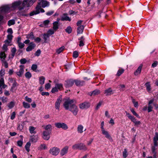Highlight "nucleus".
Instances as JSON below:
<instances>
[{"label":"nucleus","instance_id":"f257e3e1","mask_svg":"<svg viewBox=\"0 0 158 158\" xmlns=\"http://www.w3.org/2000/svg\"><path fill=\"white\" fill-rule=\"evenodd\" d=\"M22 2L21 0L15 1L11 4L5 5L0 7V22L2 21L4 18L2 15V14H6L10 12L18 9L19 10H21L24 8L22 6Z\"/></svg>","mask_w":158,"mask_h":158},{"label":"nucleus","instance_id":"f03ea898","mask_svg":"<svg viewBox=\"0 0 158 158\" xmlns=\"http://www.w3.org/2000/svg\"><path fill=\"white\" fill-rule=\"evenodd\" d=\"M49 5V2L45 0H39L38 2V5L37 6V8L39 7H41L44 8L45 7H48Z\"/></svg>","mask_w":158,"mask_h":158},{"label":"nucleus","instance_id":"7ed1b4c3","mask_svg":"<svg viewBox=\"0 0 158 158\" xmlns=\"http://www.w3.org/2000/svg\"><path fill=\"white\" fill-rule=\"evenodd\" d=\"M72 148L74 149H79L80 150H86L87 148L86 146L83 143H81L75 144L72 146Z\"/></svg>","mask_w":158,"mask_h":158},{"label":"nucleus","instance_id":"20e7f679","mask_svg":"<svg viewBox=\"0 0 158 158\" xmlns=\"http://www.w3.org/2000/svg\"><path fill=\"white\" fill-rule=\"evenodd\" d=\"M36 0H23L22 6L24 8L25 7H29L31 6Z\"/></svg>","mask_w":158,"mask_h":158},{"label":"nucleus","instance_id":"39448f33","mask_svg":"<svg viewBox=\"0 0 158 158\" xmlns=\"http://www.w3.org/2000/svg\"><path fill=\"white\" fill-rule=\"evenodd\" d=\"M73 100H68L65 101L64 104V106L65 109L69 110L71 106L74 105L73 104Z\"/></svg>","mask_w":158,"mask_h":158},{"label":"nucleus","instance_id":"423d86ee","mask_svg":"<svg viewBox=\"0 0 158 158\" xmlns=\"http://www.w3.org/2000/svg\"><path fill=\"white\" fill-rule=\"evenodd\" d=\"M63 88V85L61 84L57 83L56 84L55 86L52 88L51 92L52 93H55L59 90H62Z\"/></svg>","mask_w":158,"mask_h":158},{"label":"nucleus","instance_id":"0eeeda50","mask_svg":"<svg viewBox=\"0 0 158 158\" xmlns=\"http://www.w3.org/2000/svg\"><path fill=\"white\" fill-rule=\"evenodd\" d=\"M70 111L74 116H76L79 111V109L77 106L73 105L70 107L69 110Z\"/></svg>","mask_w":158,"mask_h":158},{"label":"nucleus","instance_id":"6e6552de","mask_svg":"<svg viewBox=\"0 0 158 158\" xmlns=\"http://www.w3.org/2000/svg\"><path fill=\"white\" fill-rule=\"evenodd\" d=\"M55 126L58 128H61L64 130H66L68 128L67 125L63 123H55Z\"/></svg>","mask_w":158,"mask_h":158},{"label":"nucleus","instance_id":"1a4fd4ad","mask_svg":"<svg viewBox=\"0 0 158 158\" xmlns=\"http://www.w3.org/2000/svg\"><path fill=\"white\" fill-rule=\"evenodd\" d=\"M60 152V149L58 148L53 147L51 148L49 150V152L53 155H57Z\"/></svg>","mask_w":158,"mask_h":158},{"label":"nucleus","instance_id":"9d476101","mask_svg":"<svg viewBox=\"0 0 158 158\" xmlns=\"http://www.w3.org/2000/svg\"><path fill=\"white\" fill-rule=\"evenodd\" d=\"M90 106V103L89 102H85L80 104L79 105V107L81 109H84L89 108Z\"/></svg>","mask_w":158,"mask_h":158},{"label":"nucleus","instance_id":"9b49d317","mask_svg":"<svg viewBox=\"0 0 158 158\" xmlns=\"http://www.w3.org/2000/svg\"><path fill=\"white\" fill-rule=\"evenodd\" d=\"M51 132L47 131H44L43 132V138L45 140H48L50 138V135Z\"/></svg>","mask_w":158,"mask_h":158},{"label":"nucleus","instance_id":"f8f14e48","mask_svg":"<svg viewBox=\"0 0 158 158\" xmlns=\"http://www.w3.org/2000/svg\"><path fill=\"white\" fill-rule=\"evenodd\" d=\"M41 7H39L37 8L36 7V10L35 11H33L31 12L30 14V15L31 16L35 15L38 14L40 13V12L42 13L44 12L45 11L43 9L41 8Z\"/></svg>","mask_w":158,"mask_h":158},{"label":"nucleus","instance_id":"ddd939ff","mask_svg":"<svg viewBox=\"0 0 158 158\" xmlns=\"http://www.w3.org/2000/svg\"><path fill=\"white\" fill-rule=\"evenodd\" d=\"M74 83L75 80L73 79L68 80L65 81V83L64 84L65 86L67 88L71 87L74 84Z\"/></svg>","mask_w":158,"mask_h":158},{"label":"nucleus","instance_id":"4468645a","mask_svg":"<svg viewBox=\"0 0 158 158\" xmlns=\"http://www.w3.org/2000/svg\"><path fill=\"white\" fill-rule=\"evenodd\" d=\"M62 100V99L61 97H59L57 99L55 104V107L56 109L59 110Z\"/></svg>","mask_w":158,"mask_h":158},{"label":"nucleus","instance_id":"2eb2a0df","mask_svg":"<svg viewBox=\"0 0 158 158\" xmlns=\"http://www.w3.org/2000/svg\"><path fill=\"white\" fill-rule=\"evenodd\" d=\"M24 66L23 65H20V69L18 72H17L16 73L18 76L20 77H21L24 73Z\"/></svg>","mask_w":158,"mask_h":158},{"label":"nucleus","instance_id":"dca6fc26","mask_svg":"<svg viewBox=\"0 0 158 158\" xmlns=\"http://www.w3.org/2000/svg\"><path fill=\"white\" fill-rule=\"evenodd\" d=\"M35 47V45L33 42H31L30 43L29 45L26 49L27 52H29L31 51Z\"/></svg>","mask_w":158,"mask_h":158},{"label":"nucleus","instance_id":"f3484780","mask_svg":"<svg viewBox=\"0 0 158 158\" xmlns=\"http://www.w3.org/2000/svg\"><path fill=\"white\" fill-rule=\"evenodd\" d=\"M61 20L62 21H71V19L68 16L67 14H64L61 17Z\"/></svg>","mask_w":158,"mask_h":158},{"label":"nucleus","instance_id":"a211bd4d","mask_svg":"<svg viewBox=\"0 0 158 158\" xmlns=\"http://www.w3.org/2000/svg\"><path fill=\"white\" fill-rule=\"evenodd\" d=\"M102 134L105 135V137L106 138L110 140H112V138L111 136L109 134L108 132L105 130H104L102 131Z\"/></svg>","mask_w":158,"mask_h":158},{"label":"nucleus","instance_id":"6ab92c4d","mask_svg":"<svg viewBox=\"0 0 158 158\" xmlns=\"http://www.w3.org/2000/svg\"><path fill=\"white\" fill-rule=\"evenodd\" d=\"M38 140V136L37 135H33L31 136L30 141L33 143H35Z\"/></svg>","mask_w":158,"mask_h":158},{"label":"nucleus","instance_id":"aec40b11","mask_svg":"<svg viewBox=\"0 0 158 158\" xmlns=\"http://www.w3.org/2000/svg\"><path fill=\"white\" fill-rule=\"evenodd\" d=\"M69 147L68 146H66L64 148L61 150L60 153V155L63 156L66 154L68 152Z\"/></svg>","mask_w":158,"mask_h":158},{"label":"nucleus","instance_id":"412c9836","mask_svg":"<svg viewBox=\"0 0 158 158\" xmlns=\"http://www.w3.org/2000/svg\"><path fill=\"white\" fill-rule=\"evenodd\" d=\"M75 83L77 86H81L84 85L85 84V81H83L79 80H75Z\"/></svg>","mask_w":158,"mask_h":158},{"label":"nucleus","instance_id":"4be33fe9","mask_svg":"<svg viewBox=\"0 0 158 158\" xmlns=\"http://www.w3.org/2000/svg\"><path fill=\"white\" fill-rule=\"evenodd\" d=\"M79 40V45L80 47L83 46L84 45V43L85 42V39L83 36H82L78 39Z\"/></svg>","mask_w":158,"mask_h":158},{"label":"nucleus","instance_id":"5701e85b","mask_svg":"<svg viewBox=\"0 0 158 158\" xmlns=\"http://www.w3.org/2000/svg\"><path fill=\"white\" fill-rule=\"evenodd\" d=\"M100 93V91L98 89H95L93 91L89 92V94L90 96H95L99 94Z\"/></svg>","mask_w":158,"mask_h":158},{"label":"nucleus","instance_id":"b1692460","mask_svg":"<svg viewBox=\"0 0 158 158\" xmlns=\"http://www.w3.org/2000/svg\"><path fill=\"white\" fill-rule=\"evenodd\" d=\"M53 29L55 31H56L59 28V24L58 21H55L53 23Z\"/></svg>","mask_w":158,"mask_h":158},{"label":"nucleus","instance_id":"393cba45","mask_svg":"<svg viewBox=\"0 0 158 158\" xmlns=\"http://www.w3.org/2000/svg\"><path fill=\"white\" fill-rule=\"evenodd\" d=\"M7 85L4 84V81L3 78L0 79V87H2V88L5 89L7 87Z\"/></svg>","mask_w":158,"mask_h":158},{"label":"nucleus","instance_id":"a878e982","mask_svg":"<svg viewBox=\"0 0 158 158\" xmlns=\"http://www.w3.org/2000/svg\"><path fill=\"white\" fill-rule=\"evenodd\" d=\"M105 94L106 95H110L112 94V90L111 88H109L105 91Z\"/></svg>","mask_w":158,"mask_h":158},{"label":"nucleus","instance_id":"bb28decb","mask_svg":"<svg viewBox=\"0 0 158 158\" xmlns=\"http://www.w3.org/2000/svg\"><path fill=\"white\" fill-rule=\"evenodd\" d=\"M126 115L128 118L130 119L133 123L136 120L135 118L133 116L131 115L130 114L126 112Z\"/></svg>","mask_w":158,"mask_h":158},{"label":"nucleus","instance_id":"cd10ccee","mask_svg":"<svg viewBox=\"0 0 158 158\" xmlns=\"http://www.w3.org/2000/svg\"><path fill=\"white\" fill-rule=\"evenodd\" d=\"M84 28V27L83 25H81L79 26L77 29V32L78 34H81Z\"/></svg>","mask_w":158,"mask_h":158},{"label":"nucleus","instance_id":"c85d7f7f","mask_svg":"<svg viewBox=\"0 0 158 158\" xmlns=\"http://www.w3.org/2000/svg\"><path fill=\"white\" fill-rule=\"evenodd\" d=\"M29 130L30 133L31 134H35L36 133V131H35V128L34 127L30 126Z\"/></svg>","mask_w":158,"mask_h":158},{"label":"nucleus","instance_id":"c756f323","mask_svg":"<svg viewBox=\"0 0 158 158\" xmlns=\"http://www.w3.org/2000/svg\"><path fill=\"white\" fill-rule=\"evenodd\" d=\"M145 85L146 88V89L147 91L150 92L151 90V85L150 82H147L145 84Z\"/></svg>","mask_w":158,"mask_h":158},{"label":"nucleus","instance_id":"7c9ffc66","mask_svg":"<svg viewBox=\"0 0 158 158\" xmlns=\"http://www.w3.org/2000/svg\"><path fill=\"white\" fill-rule=\"evenodd\" d=\"M142 69V66H139L134 73V74L135 76H138L141 73Z\"/></svg>","mask_w":158,"mask_h":158},{"label":"nucleus","instance_id":"2f4dec72","mask_svg":"<svg viewBox=\"0 0 158 158\" xmlns=\"http://www.w3.org/2000/svg\"><path fill=\"white\" fill-rule=\"evenodd\" d=\"M44 128L46 130L45 131H50L51 132L52 126L50 124H48L46 126H44Z\"/></svg>","mask_w":158,"mask_h":158},{"label":"nucleus","instance_id":"473e14b6","mask_svg":"<svg viewBox=\"0 0 158 158\" xmlns=\"http://www.w3.org/2000/svg\"><path fill=\"white\" fill-rule=\"evenodd\" d=\"M83 127L82 125H80L78 126L77 131L78 133H82L83 132Z\"/></svg>","mask_w":158,"mask_h":158},{"label":"nucleus","instance_id":"72a5a7b5","mask_svg":"<svg viewBox=\"0 0 158 158\" xmlns=\"http://www.w3.org/2000/svg\"><path fill=\"white\" fill-rule=\"evenodd\" d=\"M39 80L40 84L41 85H42L44 83V81H45V78L43 76L40 77H39Z\"/></svg>","mask_w":158,"mask_h":158},{"label":"nucleus","instance_id":"f704fd0d","mask_svg":"<svg viewBox=\"0 0 158 158\" xmlns=\"http://www.w3.org/2000/svg\"><path fill=\"white\" fill-rule=\"evenodd\" d=\"M31 144L30 142H28L26 144L25 146V148L26 150L28 152H29L30 151V148L31 146Z\"/></svg>","mask_w":158,"mask_h":158},{"label":"nucleus","instance_id":"c9c22d12","mask_svg":"<svg viewBox=\"0 0 158 158\" xmlns=\"http://www.w3.org/2000/svg\"><path fill=\"white\" fill-rule=\"evenodd\" d=\"M48 148L44 144H41L39 148V149L40 150H45L47 149Z\"/></svg>","mask_w":158,"mask_h":158},{"label":"nucleus","instance_id":"e433bc0d","mask_svg":"<svg viewBox=\"0 0 158 158\" xmlns=\"http://www.w3.org/2000/svg\"><path fill=\"white\" fill-rule=\"evenodd\" d=\"M124 70L123 69H119L117 71L116 75L118 76H120L124 72Z\"/></svg>","mask_w":158,"mask_h":158},{"label":"nucleus","instance_id":"4c0bfd02","mask_svg":"<svg viewBox=\"0 0 158 158\" xmlns=\"http://www.w3.org/2000/svg\"><path fill=\"white\" fill-rule=\"evenodd\" d=\"M23 107L25 108H29L30 107V105L27 102H23Z\"/></svg>","mask_w":158,"mask_h":158},{"label":"nucleus","instance_id":"58836bf2","mask_svg":"<svg viewBox=\"0 0 158 158\" xmlns=\"http://www.w3.org/2000/svg\"><path fill=\"white\" fill-rule=\"evenodd\" d=\"M15 103L13 102H11L8 104L7 106L9 109H11L14 106Z\"/></svg>","mask_w":158,"mask_h":158},{"label":"nucleus","instance_id":"ea45409f","mask_svg":"<svg viewBox=\"0 0 158 158\" xmlns=\"http://www.w3.org/2000/svg\"><path fill=\"white\" fill-rule=\"evenodd\" d=\"M15 24V21L14 19L9 20L8 22V25L9 26H10Z\"/></svg>","mask_w":158,"mask_h":158},{"label":"nucleus","instance_id":"a19ab883","mask_svg":"<svg viewBox=\"0 0 158 158\" xmlns=\"http://www.w3.org/2000/svg\"><path fill=\"white\" fill-rule=\"evenodd\" d=\"M64 48V46H63L56 50V52L58 54H60L63 51Z\"/></svg>","mask_w":158,"mask_h":158},{"label":"nucleus","instance_id":"79ce46f5","mask_svg":"<svg viewBox=\"0 0 158 158\" xmlns=\"http://www.w3.org/2000/svg\"><path fill=\"white\" fill-rule=\"evenodd\" d=\"M31 74L29 72H27L25 74V76L26 78L30 79L31 77Z\"/></svg>","mask_w":158,"mask_h":158},{"label":"nucleus","instance_id":"37998d69","mask_svg":"<svg viewBox=\"0 0 158 158\" xmlns=\"http://www.w3.org/2000/svg\"><path fill=\"white\" fill-rule=\"evenodd\" d=\"M6 57V55L4 52H1L0 53V57L1 59H3L2 60H4Z\"/></svg>","mask_w":158,"mask_h":158},{"label":"nucleus","instance_id":"c03bdc74","mask_svg":"<svg viewBox=\"0 0 158 158\" xmlns=\"http://www.w3.org/2000/svg\"><path fill=\"white\" fill-rule=\"evenodd\" d=\"M65 30L66 32L69 34H70L71 32L72 29L71 27L70 26H68Z\"/></svg>","mask_w":158,"mask_h":158},{"label":"nucleus","instance_id":"a18cd8bd","mask_svg":"<svg viewBox=\"0 0 158 158\" xmlns=\"http://www.w3.org/2000/svg\"><path fill=\"white\" fill-rule=\"evenodd\" d=\"M27 39H30L32 40H33L34 38L33 34L32 33L28 35L27 36Z\"/></svg>","mask_w":158,"mask_h":158},{"label":"nucleus","instance_id":"49530a36","mask_svg":"<svg viewBox=\"0 0 158 158\" xmlns=\"http://www.w3.org/2000/svg\"><path fill=\"white\" fill-rule=\"evenodd\" d=\"M2 64L5 68H7L8 67V64L4 60H2Z\"/></svg>","mask_w":158,"mask_h":158},{"label":"nucleus","instance_id":"de8ad7c7","mask_svg":"<svg viewBox=\"0 0 158 158\" xmlns=\"http://www.w3.org/2000/svg\"><path fill=\"white\" fill-rule=\"evenodd\" d=\"M1 99L3 103H6L7 102L8 99L6 97H2L1 98Z\"/></svg>","mask_w":158,"mask_h":158},{"label":"nucleus","instance_id":"09e8293b","mask_svg":"<svg viewBox=\"0 0 158 158\" xmlns=\"http://www.w3.org/2000/svg\"><path fill=\"white\" fill-rule=\"evenodd\" d=\"M37 68V65L35 64H32L31 67V69L34 71L36 72V70Z\"/></svg>","mask_w":158,"mask_h":158},{"label":"nucleus","instance_id":"8fccbe9b","mask_svg":"<svg viewBox=\"0 0 158 158\" xmlns=\"http://www.w3.org/2000/svg\"><path fill=\"white\" fill-rule=\"evenodd\" d=\"M123 157L124 158H126L127 156V151L126 149H124V151L123 153Z\"/></svg>","mask_w":158,"mask_h":158},{"label":"nucleus","instance_id":"3c124183","mask_svg":"<svg viewBox=\"0 0 158 158\" xmlns=\"http://www.w3.org/2000/svg\"><path fill=\"white\" fill-rule=\"evenodd\" d=\"M55 30H54V29H50L48 31V34L50 35H52L55 32Z\"/></svg>","mask_w":158,"mask_h":158},{"label":"nucleus","instance_id":"603ef678","mask_svg":"<svg viewBox=\"0 0 158 158\" xmlns=\"http://www.w3.org/2000/svg\"><path fill=\"white\" fill-rule=\"evenodd\" d=\"M78 56V53L77 51H75L73 53V56L74 58H76Z\"/></svg>","mask_w":158,"mask_h":158},{"label":"nucleus","instance_id":"864d4df0","mask_svg":"<svg viewBox=\"0 0 158 158\" xmlns=\"http://www.w3.org/2000/svg\"><path fill=\"white\" fill-rule=\"evenodd\" d=\"M131 110L134 115L136 116L138 118H140L139 116V115L136 113V112L134 111V110L133 109H131Z\"/></svg>","mask_w":158,"mask_h":158},{"label":"nucleus","instance_id":"5fc2aeb1","mask_svg":"<svg viewBox=\"0 0 158 158\" xmlns=\"http://www.w3.org/2000/svg\"><path fill=\"white\" fill-rule=\"evenodd\" d=\"M18 46L20 49L22 48H23L24 47V46H25V44L24 43L20 42V43H18Z\"/></svg>","mask_w":158,"mask_h":158},{"label":"nucleus","instance_id":"6e6d98bb","mask_svg":"<svg viewBox=\"0 0 158 158\" xmlns=\"http://www.w3.org/2000/svg\"><path fill=\"white\" fill-rule=\"evenodd\" d=\"M25 100L27 102L30 103L32 102V99L31 98H29L27 96H26L25 98Z\"/></svg>","mask_w":158,"mask_h":158},{"label":"nucleus","instance_id":"4d7b16f0","mask_svg":"<svg viewBox=\"0 0 158 158\" xmlns=\"http://www.w3.org/2000/svg\"><path fill=\"white\" fill-rule=\"evenodd\" d=\"M23 143V139L17 141L18 145L20 147H22Z\"/></svg>","mask_w":158,"mask_h":158},{"label":"nucleus","instance_id":"13d9d810","mask_svg":"<svg viewBox=\"0 0 158 158\" xmlns=\"http://www.w3.org/2000/svg\"><path fill=\"white\" fill-rule=\"evenodd\" d=\"M41 53V51L40 49L38 50L35 53V55L36 56H38Z\"/></svg>","mask_w":158,"mask_h":158},{"label":"nucleus","instance_id":"bf43d9fd","mask_svg":"<svg viewBox=\"0 0 158 158\" xmlns=\"http://www.w3.org/2000/svg\"><path fill=\"white\" fill-rule=\"evenodd\" d=\"M153 141H158V133L156 132L155 135L154 137Z\"/></svg>","mask_w":158,"mask_h":158},{"label":"nucleus","instance_id":"052dcab7","mask_svg":"<svg viewBox=\"0 0 158 158\" xmlns=\"http://www.w3.org/2000/svg\"><path fill=\"white\" fill-rule=\"evenodd\" d=\"M152 109L153 107L151 105H148V112L152 111Z\"/></svg>","mask_w":158,"mask_h":158},{"label":"nucleus","instance_id":"680f3d73","mask_svg":"<svg viewBox=\"0 0 158 158\" xmlns=\"http://www.w3.org/2000/svg\"><path fill=\"white\" fill-rule=\"evenodd\" d=\"M4 71L2 70H1L0 71V79H1V78H3L2 77L4 75Z\"/></svg>","mask_w":158,"mask_h":158},{"label":"nucleus","instance_id":"e2e57ef3","mask_svg":"<svg viewBox=\"0 0 158 158\" xmlns=\"http://www.w3.org/2000/svg\"><path fill=\"white\" fill-rule=\"evenodd\" d=\"M133 123L135 124V125L136 126H138V125H140L141 124V122L140 121H137L136 120L133 122Z\"/></svg>","mask_w":158,"mask_h":158},{"label":"nucleus","instance_id":"0e129e2a","mask_svg":"<svg viewBox=\"0 0 158 158\" xmlns=\"http://www.w3.org/2000/svg\"><path fill=\"white\" fill-rule=\"evenodd\" d=\"M27 62V60L25 58H23L20 60V62L21 64H25Z\"/></svg>","mask_w":158,"mask_h":158},{"label":"nucleus","instance_id":"69168bd1","mask_svg":"<svg viewBox=\"0 0 158 158\" xmlns=\"http://www.w3.org/2000/svg\"><path fill=\"white\" fill-rule=\"evenodd\" d=\"M158 64V62L156 61H155L154 63H153L152 65V67L155 68L156 67Z\"/></svg>","mask_w":158,"mask_h":158},{"label":"nucleus","instance_id":"338daca9","mask_svg":"<svg viewBox=\"0 0 158 158\" xmlns=\"http://www.w3.org/2000/svg\"><path fill=\"white\" fill-rule=\"evenodd\" d=\"M51 87V84L50 83L46 84L45 85V89H48L50 88Z\"/></svg>","mask_w":158,"mask_h":158},{"label":"nucleus","instance_id":"774afa93","mask_svg":"<svg viewBox=\"0 0 158 158\" xmlns=\"http://www.w3.org/2000/svg\"><path fill=\"white\" fill-rule=\"evenodd\" d=\"M50 21L48 20H45V21H44L43 22V24H44V25L45 26H47V25H48V24L49 23V22H50Z\"/></svg>","mask_w":158,"mask_h":158}]
</instances>
